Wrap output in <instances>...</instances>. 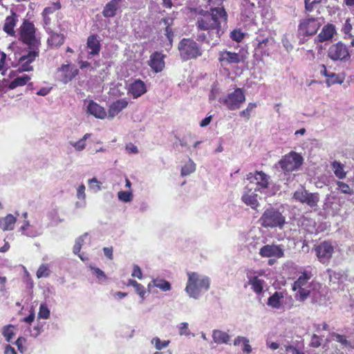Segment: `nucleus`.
I'll return each mask as SVG.
<instances>
[{
  "label": "nucleus",
  "instance_id": "obj_1",
  "mask_svg": "<svg viewBox=\"0 0 354 354\" xmlns=\"http://www.w3.org/2000/svg\"><path fill=\"white\" fill-rule=\"evenodd\" d=\"M185 291L190 298L198 299L201 295L210 288L209 277L196 272H188Z\"/></svg>",
  "mask_w": 354,
  "mask_h": 354
},
{
  "label": "nucleus",
  "instance_id": "obj_2",
  "mask_svg": "<svg viewBox=\"0 0 354 354\" xmlns=\"http://www.w3.org/2000/svg\"><path fill=\"white\" fill-rule=\"evenodd\" d=\"M179 55L183 61L195 59L201 57L203 50L199 44L192 39L183 38L178 45Z\"/></svg>",
  "mask_w": 354,
  "mask_h": 354
},
{
  "label": "nucleus",
  "instance_id": "obj_3",
  "mask_svg": "<svg viewBox=\"0 0 354 354\" xmlns=\"http://www.w3.org/2000/svg\"><path fill=\"white\" fill-rule=\"evenodd\" d=\"M313 276L310 270H305L294 282L292 290L296 291L295 298L297 301H304L306 299L307 291L311 288L313 283H316L310 281Z\"/></svg>",
  "mask_w": 354,
  "mask_h": 354
},
{
  "label": "nucleus",
  "instance_id": "obj_4",
  "mask_svg": "<svg viewBox=\"0 0 354 354\" xmlns=\"http://www.w3.org/2000/svg\"><path fill=\"white\" fill-rule=\"evenodd\" d=\"M259 222L264 227H278L281 230L286 223V218L278 209L270 207L265 210Z\"/></svg>",
  "mask_w": 354,
  "mask_h": 354
},
{
  "label": "nucleus",
  "instance_id": "obj_5",
  "mask_svg": "<svg viewBox=\"0 0 354 354\" xmlns=\"http://www.w3.org/2000/svg\"><path fill=\"white\" fill-rule=\"evenodd\" d=\"M19 34L20 40L28 46L30 49H39L40 41L35 35V28L32 22L24 19L19 28Z\"/></svg>",
  "mask_w": 354,
  "mask_h": 354
},
{
  "label": "nucleus",
  "instance_id": "obj_6",
  "mask_svg": "<svg viewBox=\"0 0 354 354\" xmlns=\"http://www.w3.org/2000/svg\"><path fill=\"white\" fill-rule=\"evenodd\" d=\"M327 56L334 62L345 63L351 59L348 48L342 41L330 45L327 50Z\"/></svg>",
  "mask_w": 354,
  "mask_h": 354
},
{
  "label": "nucleus",
  "instance_id": "obj_7",
  "mask_svg": "<svg viewBox=\"0 0 354 354\" xmlns=\"http://www.w3.org/2000/svg\"><path fill=\"white\" fill-rule=\"evenodd\" d=\"M218 101L230 111L239 109L245 101V92L243 89L237 88L225 97H220Z\"/></svg>",
  "mask_w": 354,
  "mask_h": 354
},
{
  "label": "nucleus",
  "instance_id": "obj_8",
  "mask_svg": "<svg viewBox=\"0 0 354 354\" xmlns=\"http://www.w3.org/2000/svg\"><path fill=\"white\" fill-rule=\"evenodd\" d=\"M320 26L321 23L318 18L308 16L300 19L297 32L301 36H312L316 34Z\"/></svg>",
  "mask_w": 354,
  "mask_h": 354
},
{
  "label": "nucleus",
  "instance_id": "obj_9",
  "mask_svg": "<svg viewBox=\"0 0 354 354\" xmlns=\"http://www.w3.org/2000/svg\"><path fill=\"white\" fill-rule=\"evenodd\" d=\"M302 163V156L295 151H291L285 155L279 162V165L284 172L297 170Z\"/></svg>",
  "mask_w": 354,
  "mask_h": 354
},
{
  "label": "nucleus",
  "instance_id": "obj_10",
  "mask_svg": "<svg viewBox=\"0 0 354 354\" xmlns=\"http://www.w3.org/2000/svg\"><path fill=\"white\" fill-rule=\"evenodd\" d=\"M273 39L266 30H261L255 39V50L261 55H268L269 47L272 44Z\"/></svg>",
  "mask_w": 354,
  "mask_h": 354
},
{
  "label": "nucleus",
  "instance_id": "obj_11",
  "mask_svg": "<svg viewBox=\"0 0 354 354\" xmlns=\"http://www.w3.org/2000/svg\"><path fill=\"white\" fill-rule=\"evenodd\" d=\"M293 198L296 201L303 204H306L310 207H316L319 201L318 194L310 193L304 187H301L296 190L294 193Z\"/></svg>",
  "mask_w": 354,
  "mask_h": 354
},
{
  "label": "nucleus",
  "instance_id": "obj_12",
  "mask_svg": "<svg viewBox=\"0 0 354 354\" xmlns=\"http://www.w3.org/2000/svg\"><path fill=\"white\" fill-rule=\"evenodd\" d=\"M248 179L250 183L256 185L255 192H265L270 183V178L263 171H257L254 174L250 173Z\"/></svg>",
  "mask_w": 354,
  "mask_h": 354
},
{
  "label": "nucleus",
  "instance_id": "obj_13",
  "mask_svg": "<svg viewBox=\"0 0 354 354\" xmlns=\"http://www.w3.org/2000/svg\"><path fill=\"white\" fill-rule=\"evenodd\" d=\"M316 256L318 260L326 263L329 261L334 252V247L329 241H323L315 248Z\"/></svg>",
  "mask_w": 354,
  "mask_h": 354
},
{
  "label": "nucleus",
  "instance_id": "obj_14",
  "mask_svg": "<svg viewBox=\"0 0 354 354\" xmlns=\"http://www.w3.org/2000/svg\"><path fill=\"white\" fill-rule=\"evenodd\" d=\"M20 230L24 235L28 237L35 238L40 236L43 233V226L40 219L35 218L30 224L28 221H26L21 227Z\"/></svg>",
  "mask_w": 354,
  "mask_h": 354
},
{
  "label": "nucleus",
  "instance_id": "obj_15",
  "mask_svg": "<svg viewBox=\"0 0 354 354\" xmlns=\"http://www.w3.org/2000/svg\"><path fill=\"white\" fill-rule=\"evenodd\" d=\"M218 60L222 66L239 64L244 61L243 55L229 50L220 51Z\"/></svg>",
  "mask_w": 354,
  "mask_h": 354
},
{
  "label": "nucleus",
  "instance_id": "obj_16",
  "mask_svg": "<svg viewBox=\"0 0 354 354\" xmlns=\"http://www.w3.org/2000/svg\"><path fill=\"white\" fill-rule=\"evenodd\" d=\"M308 298H310L313 304L319 305L325 304V295L320 283L316 282L311 285V288L307 291L306 299Z\"/></svg>",
  "mask_w": 354,
  "mask_h": 354
},
{
  "label": "nucleus",
  "instance_id": "obj_17",
  "mask_svg": "<svg viewBox=\"0 0 354 354\" xmlns=\"http://www.w3.org/2000/svg\"><path fill=\"white\" fill-rule=\"evenodd\" d=\"M78 73V70L70 64H64L58 68L57 72V79L67 84L71 82Z\"/></svg>",
  "mask_w": 354,
  "mask_h": 354
},
{
  "label": "nucleus",
  "instance_id": "obj_18",
  "mask_svg": "<svg viewBox=\"0 0 354 354\" xmlns=\"http://www.w3.org/2000/svg\"><path fill=\"white\" fill-rule=\"evenodd\" d=\"M259 254L262 257L281 258L284 255V248L281 245H266L259 250Z\"/></svg>",
  "mask_w": 354,
  "mask_h": 354
},
{
  "label": "nucleus",
  "instance_id": "obj_19",
  "mask_svg": "<svg viewBox=\"0 0 354 354\" xmlns=\"http://www.w3.org/2000/svg\"><path fill=\"white\" fill-rule=\"evenodd\" d=\"M39 56V49H30L27 55L21 56L19 59V70L30 71L32 66L30 64Z\"/></svg>",
  "mask_w": 354,
  "mask_h": 354
},
{
  "label": "nucleus",
  "instance_id": "obj_20",
  "mask_svg": "<svg viewBox=\"0 0 354 354\" xmlns=\"http://www.w3.org/2000/svg\"><path fill=\"white\" fill-rule=\"evenodd\" d=\"M86 48L88 49V58L98 55L101 50V44L99 36L97 35H90L87 38Z\"/></svg>",
  "mask_w": 354,
  "mask_h": 354
},
{
  "label": "nucleus",
  "instance_id": "obj_21",
  "mask_svg": "<svg viewBox=\"0 0 354 354\" xmlns=\"http://www.w3.org/2000/svg\"><path fill=\"white\" fill-rule=\"evenodd\" d=\"M146 92V84L140 80H136L129 84L128 93L135 99L140 97Z\"/></svg>",
  "mask_w": 354,
  "mask_h": 354
},
{
  "label": "nucleus",
  "instance_id": "obj_22",
  "mask_svg": "<svg viewBox=\"0 0 354 354\" xmlns=\"http://www.w3.org/2000/svg\"><path fill=\"white\" fill-rule=\"evenodd\" d=\"M165 55L161 53L155 52L150 56L148 62L149 66L156 73L162 71L165 67Z\"/></svg>",
  "mask_w": 354,
  "mask_h": 354
},
{
  "label": "nucleus",
  "instance_id": "obj_23",
  "mask_svg": "<svg viewBox=\"0 0 354 354\" xmlns=\"http://www.w3.org/2000/svg\"><path fill=\"white\" fill-rule=\"evenodd\" d=\"M10 14L11 15L7 16L5 19L3 30L8 35L14 37L15 36V27L19 21V15L13 10L10 11Z\"/></svg>",
  "mask_w": 354,
  "mask_h": 354
},
{
  "label": "nucleus",
  "instance_id": "obj_24",
  "mask_svg": "<svg viewBox=\"0 0 354 354\" xmlns=\"http://www.w3.org/2000/svg\"><path fill=\"white\" fill-rule=\"evenodd\" d=\"M124 0H111L103 8L102 15L106 18L113 17L117 11L120 8L121 3Z\"/></svg>",
  "mask_w": 354,
  "mask_h": 354
},
{
  "label": "nucleus",
  "instance_id": "obj_25",
  "mask_svg": "<svg viewBox=\"0 0 354 354\" xmlns=\"http://www.w3.org/2000/svg\"><path fill=\"white\" fill-rule=\"evenodd\" d=\"M247 278L248 279V284L251 286L252 290L256 294L261 293L265 283L264 280L259 279L257 276H254V272L252 271L247 272Z\"/></svg>",
  "mask_w": 354,
  "mask_h": 354
},
{
  "label": "nucleus",
  "instance_id": "obj_26",
  "mask_svg": "<svg viewBox=\"0 0 354 354\" xmlns=\"http://www.w3.org/2000/svg\"><path fill=\"white\" fill-rule=\"evenodd\" d=\"M128 101L124 99H119L113 102L109 109V118H113L128 106Z\"/></svg>",
  "mask_w": 354,
  "mask_h": 354
},
{
  "label": "nucleus",
  "instance_id": "obj_27",
  "mask_svg": "<svg viewBox=\"0 0 354 354\" xmlns=\"http://www.w3.org/2000/svg\"><path fill=\"white\" fill-rule=\"evenodd\" d=\"M329 283L332 286L333 289L337 290L340 289L341 284L345 279V276L340 272H336L328 270Z\"/></svg>",
  "mask_w": 354,
  "mask_h": 354
},
{
  "label": "nucleus",
  "instance_id": "obj_28",
  "mask_svg": "<svg viewBox=\"0 0 354 354\" xmlns=\"http://www.w3.org/2000/svg\"><path fill=\"white\" fill-rule=\"evenodd\" d=\"M87 112L100 119H104L106 116V112L104 109L93 100L89 101L88 104Z\"/></svg>",
  "mask_w": 354,
  "mask_h": 354
},
{
  "label": "nucleus",
  "instance_id": "obj_29",
  "mask_svg": "<svg viewBox=\"0 0 354 354\" xmlns=\"http://www.w3.org/2000/svg\"><path fill=\"white\" fill-rule=\"evenodd\" d=\"M335 33V26L328 24L324 26L319 34L317 37V39L319 42H324L331 39Z\"/></svg>",
  "mask_w": 354,
  "mask_h": 354
},
{
  "label": "nucleus",
  "instance_id": "obj_30",
  "mask_svg": "<svg viewBox=\"0 0 354 354\" xmlns=\"http://www.w3.org/2000/svg\"><path fill=\"white\" fill-rule=\"evenodd\" d=\"M283 292H275L268 298L267 305L274 309H281L283 308Z\"/></svg>",
  "mask_w": 354,
  "mask_h": 354
},
{
  "label": "nucleus",
  "instance_id": "obj_31",
  "mask_svg": "<svg viewBox=\"0 0 354 354\" xmlns=\"http://www.w3.org/2000/svg\"><path fill=\"white\" fill-rule=\"evenodd\" d=\"M258 195L254 192L250 190L245 192L241 197L242 201L247 205L250 206L252 209H256L259 206Z\"/></svg>",
  "mask_w": 354,
  "mask_h": 354
},
{
  "label": "nucleus",
  "instance_id": "obj_32",
  "mask_svg": "<svg viewBox=\"0 0 354 354\" xmlns=\"http://www.w3.org/2000/svg\"><path fill=\"white\" fill-rule=\"evenodd\" d=\"M212 339L217 344H227L230 340V335L225 331L215 329L212 331Z\"/></svg>",
  "mask_w": 354,
  "mask_h": 354
},
{
  "label": "nucleus",
  "instance_id": "obj_33",
  "mask_svg": "<svg viewBox=\"0 0 354 354\" xmlns=\"http://www.w3.org/2000/svg\"><path fill=\"white\" fill-rule=\"evenodd\" d=\"M16 223V218L9 214L5 217L0 218V229L3 231L12 230Z\"/></svg>",
  "mask_w": 354,
  "mask_h": 354
},
{
  "label": "nucleus",
  "instance_id": "obj_34",
  "mask_svg": "<svg viewBox=\"0 0 354 354\" xmlns=\"http://www.w3.org/2000/svg\"><path fill=\"white\" fill-rule=\"evenodd\" d=\"M160 24H163L165 26V35L171 44L174 37L171 29V26L174 24V19L171 17L162 18L160 21Z\"/></svg>",
  "mask_w": 354,
  "mask_h": 354
},
{
  "label": "nucleus",
  "instance_id": "obj_35",
  "mask_svg": "<svg viewBox=\"0 0 354 354\" xmlns=\"http://www.w3.org/2000/svg\"><path fill=\"white\" fill-rule=\"evenodd\" d=\"M30 80V77L28 75H23L21 76L17 77L10 82L8 88L12 90L16 88L17 87L24 86Z\"/></svg>",
  "mask_w": 354,
  "mask_h": 354
},
{
  "label": "nucleus",
  "instance_id": "obj_36",
  "mask_svg": "<svg viewBox=\"0 0 354 354\" xmlns=\"http://www.w3.org/2000/svg\"><path fill=\"white\" fill-rule=\"evenodd\" d=\"M64 41V35L55 32H52L48 38V44L50 46L58 47L63 44Z\"/></svg>",
  "mask_w": 354,
  "mask_h": 354
},
{
  "label": "nucleus",
  "instance_id": "obj_37",
  "mask_svg": "<svg viewBox=\"0 0 354 354\" xmlns=\"http://www.w3.org/2000/svg\"><path fill=\"white\" fill-rule=\"evenodd\" d=\"M259 4V0H242V6L245 8V14L248 17L252 16L253 8Z\"/></svg>",
  "mask_w": 354,
  "mask_h": 354
},
{
  "label": "nucleus",
  "instance_id": "obj_38",
  "mask_svg": "<svg viewBox=\"0 0 354 354\" xmlns=\"http://www.w3.org/2000/svg\"><path fill=\"white\" fill-rule=\"evenodd\" d=\"M331 165L336 177L339 179H344L346 178V173L344 170L343 164L337 161H334L332 162Z\"/></svg>",
  "mask_w": 354,
  "mask_h": 354
},
{
  "label": "nucleus",
  "instance_id": "obj_39",
  "mask_svg": "<svg viewBox=\"0 0 354 354\" xmlns=\"http://www.w3.org/2000/svg\"><path fill=\"white\" fill-rule=\"evenodd\" d=\"M153 286L160 288L162 291L167 292L171 289L170 283L163 279H154L152 280Z\"/></svg>",
  "mask_w": 354,
  "mask_h": 354
},
{
  "label": "nucleus",
  "instance_id": "obj_40",
  "mask_svg": "<svg viewBox=\"0 0 354 354\" xmlns=\"http://www.w3.org/2000/svg\"><path fill=\"white\" fill-rule=\"evenodd\" d=\"M10 60V59L7 57V55L4 52L0 51V73L2 75H5L9 68L8 62Z\"/></svg>",
  "mask_w": 354,
  "mask_h": 354
},
{
  "label": "nucleus",
  "instance_id": "obj_41",
  "mask_svg": "<svg viewBox=\"0 0 354 354\" xmlns=\"http://www.w3.org/2000/svg\"><path fill=\"white\" fill-rule=\"evenodd\" d=\"M14 328L15 326L11 324L4 326L2 328V335L5 337L8 342H10L13 336L15 335Z\"/></svg>",
  "mask_w": 354,
  "mask_h": 354
},
{
  "label": "nucleus",
  "instance_id": "obj_42",
  "mask_svg": "<svg viewBox=\"0 0 354 354\" xmlns=\"http://www.w3.org/2000/svg\"><path fill=\"white\" fill-rule=\"evenodd\" d=\"M196 170V165L192 160L189 159L188 162L182 167L181 175L183 176H188Z\"/></svg>",
  "mask_w": 354,
  "mask_h": 354
},
{
  "label": "nucleus",
  "instance_id": "obj_43",
  "mask_svg": "<svg viewBox=\"0 0 354 354\" xmlns=\"http://www.w3.org/2000/svg\"><path fill=\"white\" fill-rule=\"evenodd\" d=\"M336 185H337V189L339 192H341L342 194H348V195H353L354 194V190L348 184L345 183L344 182L337 181Z\"/></svg>",
  "mask_w": 354,
  "mask_h": 354
},
{
  "label": "nucleus",
  "instance_id": "obj_44",
  "mask_svg": "<svg viewBox=\"0 0 354 354\" xmlns=\"http://www.w3.org/2000/svg\"><path fill=\"white\" fill-rule=\"evenodd\" d=\"M170 343L169 340L162 341L159 337H155L151 339V344L154 345L155 348L158 351H160L163 348H167Z\"/></svg>",
  "mask_w": 354,
  "mask_h": 354
},
{
  "label": "nucleus",
  "instance_id": "obj_45",
  "mask_svg": "<svg viewBox=\"0 0 354 354\" xmlns=\"http://www.w3.org/2000/svg\"><path fill=\"white\" fill-rule=\"evenodd\" d=\"M178 330V334L180 336H189L192 335V337H194L195 335L194 333H192L189 328V324L187 322H181L177 326Z\"/></svg>",
  "mask_w": 354,
  "mask_h": 354
},
{
  "label": "nucleus",
  "instance_id": "obj_46",
  "mask_svg": "<svg viewBox=\"0 0 354 354\" xmlns=\"http://www.w3.org/2000/svg\"><path fill=\"white\" fill-rule=\"evenodd\" d=\"M88 236V233H84L83 235L76 239L75 245L73 248V252L75 254L80 253L82 246L84 243L85 239Z\"/></svg>",
  "mask_w": 354,
  "mask_h": 354
},
{
  "label": "nucleus",
  "instance_id": "obj_47",
  "mask_svg": "<svg viewBox=\"0 0 354 354\" xmlns=\"http://www.w3.org/2000/svg\"><path fill=\"white\" fill-rule=\"evenodd\" d=\"M118 198L120 201L123 203H129L133 200V195L132 191H120L118 193Z\"/></svg>",
  "mask_w": 354,
  "mask_h": 354
},
{
  "label": "nucleus",
  "instance_id": "obj_48",
  "mask_svg": "<svg viewBox=\"0 0 354 354\" xmlns=\"http://www.w3.org/2000/svg\"><path fill=\"white\" fill-rule=\"evenodd\" d=\"M46 216L50 221V224L51 225H57L61 221L59 218L57 209H50L47 212Z\"/></svg>",
  "mask_w": 354,
  "mask_h": 354
},
{
  "label": "nucleus",
  "instance_id": "obj_49",
  "mask_svg": "<svg viewBox=\"0 0 354 354\" xmlns=\"http://www.w3.org/2000/svg\"><path fill=\"white\" fill-rule=\"evenodd\" d=\"M50 310L46 304H41L38 312V318L46 319L50 317Z\"/></svg>",
  "mask_w": 354,
  "mask_h": 354
},
{
  "label": "nucleus",
  "instance_id": "obj_50",
  "mask_svg": "<svg viewBox=\"0 0 354 354\" xmlns=\"http://www.w3.org/2000/svg\"><path fill=\"white\" fill-rule=\"evenodd\" d=\"M344 81V79L339 77L337 74L335 73H330L328 79L326 80V84L328 86L334 84H342Z\"/></svg>",
  "mask_w": 354,
  "mask_h": 354
},
{
  "label": "nucleus",
  "instance_id": "obj_51",
  "mask_svg": "<svg viewBox=\"0 0 354 354\" xmlns=\"http://www.w3.org/2000/svg\"><path fill=\"white\" fill-rule=\"evenodd\" d=\"M90 189L96 193L101 190L102 183L96 178H92L88 180Z\"/></svg>",
  "mask_w": 354,
  "mask_h": 354
},
{
  "label": "nucleus",
  "instance_id": "obj_52",
  "mask_svg": "<svg viewBox=\"0 0 354 354\" xmlns=\"http://www.w3.org/2000/svg\"><path fill=\"white\" fill-rule=\"evenodd\" d=\"M37 277L38 279L47 277L50 274V270L46 264H41L37 271Z\"/></svg>",
  "mask_w": 354,
  "mask_h": 354
},
{
  "label": "nucleus",
  "instance_id": "obj_53",
  "mask_svg": "<svg viewBox=\"0 0 354 354\" xmlns=\"http://www.w3.org/2000/svg\"><path fill=\"white\" fill-rule=\"evenodd\" d=\"M89 268H91V270L93 271V273L95 274L98 281L102 282L106 279V276L102 270H100L98 268L94 267L92 265H90Z\"/></svg>",
  "mask_w": 354,
  "mask_h": 354
},
{
  "label": "nucleus",
  "instance_id": "obj_54",
  "mask_svg": "<svg viewBox=\"0 0 354 354\" xmlns=\"http://www.w3.org/2000/svg\"><path fill=\"white\" fill-rule=\"evenodd\" d=\"M257 106L255 103L250 102L247 106V108L242 111L240 112V115L241 117L245 118L247 120L250 118V113L252 110Z\"/></svg>",
  "mask_w": 354,
  "mask_h": 354
},
{
  "label": "nucleus",
  "instance_id": "obj_55",
  "mask_svg": "<svg viewBox=\"0 0 354 354\" xmlns=\"http://www.w3.org/2000/svg\"><path fill=\"white\" fill-rule=\"evenodd\" d=\"M334 339L345 347H351V344L350 342L346 339V337L344 335H342L339 334H334L333 335Z\"/></svg>",
  "mask_w": 354,
  "mask_h": 354
},
{
  "label": "nucleus",
  "instance_id": "obj_56",
  "mask_svg": "<svg viewBox=\"0 0 354 354\" xmlns=\"http://www.w3.org/2000/svg\"><path fill=\"white\" fill-rule=\"evenodd\" d=\"M352 30V25L350 23V19H347L342 27V32L346 35L345 38L352 37L353 35L351 34V31Z\"/></svg>",
  "mask_w": 354,
  "mask_h": 354
},
{
  "label": "nucleus",
  "instance_id": "obj_57",
  "mask_svg": "<svg viewBox=\"0 0 354 354\" xmlns=\"http://www.w3.org/2000/svg\"><path fill=\"white\" fill-rule=\"evenodd\" d=\"M320 2L321 0H313L312 1H310V0H304L306 10L309 12L313 11L316 7V5Z\"/></svg>",
  "mask_w": 354,
  "mask_h": 354
},
{
  "label": "nucleus",
  "instance_id": "obj_58",
  "mask_svg": "<svg viewBox=\"0 0 354 354\" xmlns=\"http://www.w3.org/2000/svg\"><path fill=\"white\" fill-rule=\"evenodd\" d=\"M244 33L240 30H234L230 33V37L236 42H240L244 37Z\"/></svg>",
  "mask_w": 354,
  "mask_h": 354
},
{
  "label": "nucleus",
  "instance_id": "obj_59",
  "mask_svg": "<svg viewBox=\"0 0 354 354\" xmlns=\"http://www.w3.org/2000/svg\"><path fill=\"white\" fill-rule=\"evenodd\" d=\"M70 145L73 146L76 151H81L85 149L86 142H84L81 139L77 142L70 141Z\"/></svg>",
  "mask_w": 354,
  "mask_h": 354
},
{
  "label": "nucleus",
  "instance_id": "obj_60",
  "mask_svg": "<svg viewBox=\"0 0 354 354\" xmlns=\"http://www.w3.org/2000/svg\"><path fill=\"white\" fill-rule=\"evenodd\" d=\"M284 348L286 354H304V352L291 345H285Z\"/></svg>",
  "mask_w": 354,
  "mask_h": 354
},
{
  "label": "nucleus",
  "instance_id": "obj_61",
  "mask_svg": "<svg viewBox=\"0 0 354 354\" xmlns=\"http://www.w3.org/2000/svg\"><path fill=\"white\" fill-rule=\"evenodd\" d=\"M60 8H61V6H60L59 3H54L53 7L45 8L44 10H43L42 15H48L53 13V12H55L56 10L59 9Z\"/></svg>",
  "mask_w": 354,
  "mask_h": 354
},
{
  "label": "nucleus",
  "instance_id": "obj_62",
  "mask_svg": "<svg viewBox=\"0 0 354 354\" xmlns=\"http://www.w3.org/2000/svg\"><path fill=\"white\" fill-rule=\"evenodd\" d=\"M219 93L220 89L216 85L212 86L209 95V101L216 100Z\"/></svg>",
  "mask_w": 354,
  "mask_h": 354
},
{
  "label": "nucleus",
  "instance_id": "obj_63",
  "mask_svg": "<svg viewBox=\"0 0 354 354\" xmlns=\"http://www.w3.org/2000/svg\"><path fill=\"white\" fill-rule=\"evenodd\" d=\"M85 189L86 187L83 184L78 187L77 189V198L79 200L84 201V199H86Z\"/></svg>",
  "mask_w": 354,
  "mask_h": 354
},
{
  "label": "nucleus",
  "instance_id": "obj_64",
  "mask_svg": "<svg viewBox=\"0 0 354 354\" xmlns=\"http://www.w3.org/2000/svg\"><path fill=\"white\" fill-rule=\"evenodd\" d=\"M310 345L314 348L319 347L321 345V338L318 335L314 334L312 336Z\"/></svg>",
  "mask_w": 354,
  "mask_h": 354
}]
</instances>
